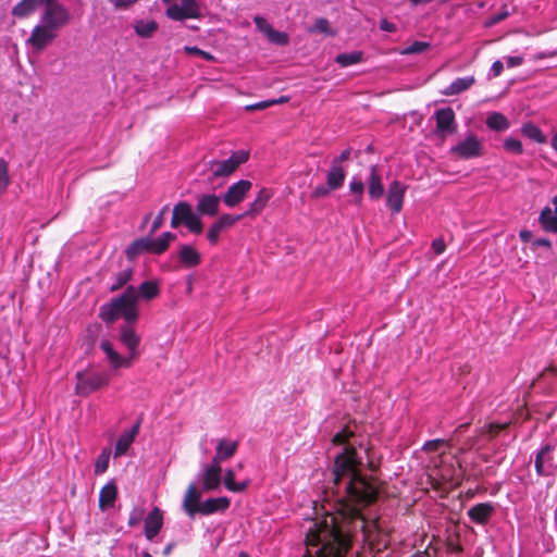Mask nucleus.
Here are the masks:
<instances>
[{
	"label": "nucleus",
	"mask_w": 557,
	"mask_h": 557,
	"mask_svg": "<svg viewBox=\"0 0 557 557\" xmlns=\"http://www.w3.org/2000/svg\"><path fill=\"white\" fill-rule=\"evenodd\" d=\"M332 444L341 447L333 467V494L337 511H326L311 520L306 534V557H345L351 543V524H362V508L377 496L376 483L361 472L364 450L347 428L337 432Z\"/></svg>",
	"instance_id": "obj_1"
},
{
	"label": "nucleus",
	"mask_w": 557,
	"mask_h": 557,
	"mask_svg": "<svg viewBox=\"0 0 557 557\" xmlns=\"http://www.w3.org/2000/svg\"><path fill=\"white\" fill-rule=\"evenodd\" d=\"M70 10L59 0H48L44 5L39 22L26 39L35 52L44 51L58 37L59 30L70 24Z\"/></svg>",
	"instance_id": "obj_2"
},
{
	"label": "nucleus",
	"mask_w": 557,
	"mask_h": 557,
	"mask_svg": "<svg viewBox=\"0 0 557 557\" xmlns=\"http://www.w3.org/2000/svg\"><path fill=\"white\" fill-rule=\"evenodd\" d=\"M120 341L127 348V356H122L116 351L113 344L108 339H103L100 343V349L103 351L106 360L113 371L121 368H131L133 361L138 357L140 337L131 323L126 322V324L120 327Z\"/></svg>",
	"instance_id": "obj_3"
},
{
	"label": "nucleus",
	"mask_w": 557,
	"mask_h": 557,
	"mask_svg": "<svg viewBox=\"0 0 557 557\" xmlns=\"http://www.w3.org/2000/svg\"><path fill=\"white\" fill-rule=\"evenodd\" d=\"M99 315L107 323H112L120 318L127 323L135 322L139 317L136 288L132 285L127 286L120 296L100 307Z\"/></svg>",
	"instance_id": "obj_4"
},
{
	"label": "nucleus",
	"mask_w": 557,
	"mask_h": 557,
	"mask_svg": "<svg viewBox=\"0 0 557 557\" xmlns=\"http://www.w3.org/2000/svg\"><path fill=\"white\" fill-rule=\"evenodd\" d=\"M110 374L106 371L88 369L76 373L75 393L78 396H88L91 393L107 386Z\"/></svg>",
	"instance_id": "obj_5"
},
{
	"label": "nucleus",
	"mask_w": 557,
	"mask_h": 557,
	"mask_svg": "<svg viewBox=\"0 0 557 557\" xmlns=\"http://www.w3.org/2000/svg\"><path fill=\"white\" fill-rule=\"evenodd\" d=\"M168 4L165 15L173 21H185L187 18H199L201 8L197 0H162Z\"/></svg>",
	"instance_id": "obj_6"
},
{
	"label": "nucleus",
	"mask_w": 557,
	"mask_h": 557,
	"mask_svg": "<svg viewBox=\"0 0 557 557\" xmlns=\"http://www.w3.org/2000/svg\"><path fill=\"white\" fill-rule=\"evenodd\" d=\"M450 152L460 159L469 160L482 157L484 147L482 141L474 134H469L453 146Z\"/></svg>",
	"instance_id": "obj_7"
},
{
	"label": "nucleus",
	"mask_w": 557,
	"mask_h": 557,
	"mask_svg": "<svg viewBox=\"0 0 557 557\" xmlns=\"http://www.w3.org/2000/svg\"><path fill=\"white\" fill-rule=\"evenodd\" d=\"M249 158V152L238 150L223 161H212L211 171L214 177H224L232 174L240 164L245 163Z\"/></svg>",
	"instance_id": "obj_8"
},
{
	"label": "nucleus",
	"mask_w": 557,
	"mask_h": 557,
	"mask_svg": "<svg viewBox=\"0 0 557 557\" xmlns=\"http://www.w3.org/2000/svg\"><path fill=\"white\" fill-rule=\"evenodd\" d=\"M554 446L549 443L543 445L535 455L534 467L539 476H548L554 473L555 467L550 453Z\"/></svg>",
	"instance_id": "obj_9"
},
{
	"label": "nucleus",
	"mask_w": 557,
	"mask_h": 557,
	"mask_svg": "<svg viewBox=\"0 0 557 557\" xmlns=\"http://www.w3.org/2000/svg\"><path fill=\"white\" fill-rule=\"evenodd\" d=\"M251 186V182L247 180H240L232 184L223 195V202L230 208L235 207L245 199Z\"/></svg>",
	"instance_id": "obj_10"
},
{
	"label": "nucleus",
	"mask_w": 557,
	"mask_h": 557,
	"mask_svg": "<svg viewBox=\"0 0 557 557\" xmlns=\"http://www.w3.org/2000/svg\"><path fill=\"white\" fill-rule=\"evenodd\" d=\"M436 134L447 135L456 131V116L450 107L442 108L435 111Z\"/></svg>",
	"instance_id": "obj_11"
},
{
	"label": "nucleus",
	"mask_w": 557,
	"mask_h": 557,
	"mask_svg": "<svg viewBox=\"0 0 557 557\" xmlns=\"http://www.w3.org/2000/svg\"><path fill=\"white\" fill-rule=\"evenodd\" d=\"M406 190V185L399 181H394L389 184L386 196V206L391 209L392 213L397 214L401 211Z\"/></svg>",
	"instance_id": "obj_12"
},
{
	"label": "nucleus",
	"mask_w": 557,
	"mask_h": 557,
	"mask_svg": "<svg viewBox=\"0 0 557 557\" xmlns=\"http://www.w3.org/2000/svg\"><path fill=\"white\" fill-rule=\"evenodd\" d=\"M221 466L211 460L210 463L202 466L200 476L205 491H215L221 484Z\"/></svg>",
	"instance_id": "obj_13"
},
{
	"label": "nucleus",
	"mask_w": 557,
	"mask_h": 557,
	"mask_svg": "<svg viewBox=\"0 0 557 557\" xmlns=\"http://www.w3.org/2000/svg\"><path fill=\"white\" fill-rule=\"evenodd\" d=\"M163 527V512L160 508L154 507L150 510L147 517L144 520V533L148 541H153V539L159 534Z\"/></svg>",
	"instance_id": "obj_14"
},
{
	"label": "nucleus",
	"mask_w": 557,
	"mask_h": 557,
	"mask_svg": "<svg viewBox=\"0 0 557 557\" xmlns=\"http://www.w3.org/2000/svg\"><path fill=\"white\" fill-rule=\"evenodd\" d=\"M140 423V420H138L129 430L124 431L120 435L114 447L115 458L124 456L128 451L129 447L132 446L136 436L139 433Z\"/></svg>",
	"instance_id": "obj_15"
},
{
	"label": "nucleus",
	"mask_w": 557,
	"mask_h": 557,
	"mask_svg": "<svg viewBox=\"0 0 557 557\" xmlns=\"http://www.w3.org/2000/svg\"><path fill=\"white\" fill-rule=\"evenodd\" d=\"M180 208L182 210L183 224L190 233L200 234L203 228L201 215L198 212H194L191 206L186 201H183V206Z\"/></svg>",
	"instance_id": "obj_16"
},
{
	"label": "nucleus",
	"mask_w": 557,
	"mask_h": 557,
	"mask_svg": "<svg viewBox=\"0 0 557 557\" xmlns=\"http://www.w3.org/2000/svg\"><path fill=\"white\" fill-rule=\"evenodd\" d=\"M221 199L214 194L199 196L196 210L200 215L215 216L220 210Z\"/></svg>",
	"instance_id": "obj_17"
},
{
	"label": "nucleus",
	"mask_w": 557,
	"mask_h": 557,
	"mask_svg": "<svg viewBox=\"0 0 557 557\" xmlns=\"http://www.w3.org/2000/svg\"><path fill=\"white\" fill-rule=\"evenodd\" d=\"M177 258L184 268H195L201 263L200 252L191 245L182 244L178 246Z\"/></svg>",
	"instance_id": "obj_18"
},
{
	"label": "nucleus",
	"mask_w": 557,
	"mask_h": 557,
	"mask_svg": "<svg viewBox=\"0 0 557 557\" xmlns=\"http://www.w3.org/2000/svg\"><path fill=\"white\" fill-rule=\"evenodd\" d=\"M238 448V442L228 440V438H220L216 442L215 446V455L212 458V461L219 463L221 466L222 461H225L233 457Z\"/></svg>",
	"instance_id": "obj_19"
},
{
	"label": "nucleus",
	"mask_w": 557,
	"mask_h": 557,
	"mask_svg": "<svg viewBox=\"0 0 557 557\" xmlns=\"http://www.w3.org/2000/svg\"><path fill=\"white\" fill-rule=\"evenodd\" d=\"M494 512V506L491 503H480L472 506L467 515L470 520L476 524H486Z\"/></svg>",
	"instance_id": "obj_20"
},
{
	"label": "nucleus",
	"mask_w": 557,
	"mask_h": 557,
	"mask_svg": "<svg viewBox=\"0 0 557 557\" xmlns=\"http://www.w3.org/2000/svg\"><path fill=\"white\" fill-rule=\"evenodd\" d=\"M231 505L230 498L221 496L216 498H209L202 502L198 507V513L209 516L218 511H225Z\"/></svg>",
	"instance_id": "obj_21"
},
{
	"label": "nucleus",
	"mask_w": 557,
	"mask_h": 557,
	"mask_svg": "<svg viewBox=\"0 0 557 557\" xmlns=\"http://www.w3.org/2000/svg\"><path fill=\"white\" fill-rule=\"evenodd\" d=\"M200 497L201 495L196 488V485L190 483L183 499V508L190 518L198 513V507L201 504Z\"/></svg>",
	"instance_id": "obj_22"
},
{
	"label": "nucleus",
	"mask_w": 557,
	"mask_h": 557,
	"mask_svg": "<svg viewBox=\"0 0 557 557\" xmlns=\"http://www.w3.org/2000/svg\"><path fill=\"white\" fill-rule=\"evenodd\" d=\"M117 487L114 481H109L99 492V508L104 511L114 506Z\"/></svg>",
	"instance_id": "obj_23"
},
{
	"label": "nucleus",
	"mask_w": 557,
	"mask_h": 557,
	"mask_svg": "<svg viewBox=\"0 0 557 557\" xmlns=\"http://www.w3.org/2000/svg\"><path fill=\"white\" fill-rule=\"evenodd\" d=\"M368 194L369 197L373 200L380 199L384 194L382 178L375 165L370 168V173L368 176Z\"/></svg>",
	"instance_id": "obj_24"
},
{
	"label": "nucleus",
	"mask_w": 557,
	"mask_h": 557,
	"mask_svg": "<svg viewBox=\"0 0 557 557\" xmlns=\"http://www.w3.org/2000/svg\"><path fill=\"white\" fill-rule=\"evenodd\" d=\"M273 196V193L263 187L259 190V193L257 194V197L255 198V200L250 203V207L249 209L243 213V215H246V216H253V215H257L259 213H261L263 211V209L267 207L269 200L272 198Z\"/></svg>",
	"instance_id": "obj_25"
},
{
	"label": "nucleus",
	"mask_w": 557,
	"mask_h": 557,
	"mask_svg": "<svg viewBox=\"0 0 557 557\" xmlns=\"http://www.w3.org/2000/svg\"><path fill=\"white\" fill-rule=\"evenodd\" d=\"M539 223L546 233H557V210H553L549 206H545L539 215Z\"/></svg>",
	"instance_id": "obj_26"
},
{
	"label": "nucleus",
	"mask_w": 557,
	"mask_h": 557,
	"mask_svg": "<svg viewBox=\"0 0 557 557\" xmlns=\"http://www.w3.org/2000/svg\"><path fill=\"white\" fill-rule=\"evenodd\" d=\"M346 178V169L344 165H336L331 163L329 171L326 172V184L333 190L341 188L344 185Z\"/></svg>",
	"instance_id": "obj_27"
},
{
	"label": "nucleus",
	"mask_w": 557,
	"mask_h": 557,
	"mask_svg": "<svg viewBox=\"0 0 557 557\" xmlns=\"http://www.w3.org/2000/svg\"><path fill=\"white\" fill-rule=\"evenodd\" d=\"M475 79L474 76L458 77L442 90L444 96H456L468 90Z\"/></svg>",
	"instance_id": "obj_28"
},
{
	"label": "nucleus",
	"mask_w": 557,
	"mask_h": 557,
	"mask_svg": "<svg viewBox=\"0 0 557 557\" xmlns=\"http://www.w3.org/2000/svg\"><path fill=\"white\" fill-rule=\"evenodd\" d=\"M144 252H151V238L143 237L134 240L125 250L128 260H135Z\"/></svg>",
	"instance_id": "obj_29"
},
{
	"label": "nucleus",
	"mask_w": 557,
	"mask_h": 557,
	"mask_svg": "<svg viewBox=\"0 0 557 557\" xmlns=\"http://www.w3.org/2000/svg\"><path fill=\"white\" fill-rule=\"evenodd\" d=\"M138 299L141 298L146 301L157 298L160 294V286L157 281H145L136 289Z\"/></svg>",
	"instance_id": "obj_30"
},
{
	"label": "nucleus",
	"mask_w": 557,
	"mask_h": 557,
	"mask_svg": "<svg viewBox=\"0 0 557 557\" xmlns=\"http://www.w3.org/2000/svg\"><path fill=\"white\" fill-rule=\"evenodd\" d=\"M224 486L234 493L244 492L250 484L249 479H245L244 481L236 482L235 481V470L230 468L225 471L223 479Z\"/></svg>",
	"instance_id": "obj_31"
},
{
	"label": "nucleus",
	"mask_w": 557,
	"mask_h": 557,
	"mask_svg": "<svg viewBox=\"0 0 557 557\" xmlns=\"http://www.w3.org/2000/svg\"><path fill=\"white\" fill-rule=\"evenodd\" d=\"M521 133L524 137L529 138L530 140H533L537 144H546L547 143V136L533 122L523 123L521 126Z\"/></svg>",
	"instance_id": "obj_32"
},
{
	"label": "nucleus",
	"mask_w": 557,
	"mask_h": 557,
	"mask_svg": "<svg viewBox=\"0 0 557 557\" xmlns=\"http://www.w3.org/2000/svg\"><path fill=\"white\" fill-rule=\"evenodd\" d=\"M175 238L176 235L171 232H164L159 237L154 239L151 238V252L161 255L169 248L170 243L175 240Z\"/></svg>",
	"instance_id": "obj_33"
},
{
	"label": "nucleus",
	"mask_w": 557,
	"mask_h": 557,
	"mask_svg": "<svg viewBox=\"0 0 557 557\" xmlns=\"http://www.w3.org/2000/svg\"><path fill=\"white\" fill-rule=\"evenodd\" d=\"M135 33L141 38H150L158 29V23L153 20H138L134 24Z\"/></svg>",
	"instance_id": "obj_34"
},
{
	"label": "nucleus",
	"mask_w": 557,
	"mask_h": 557,
	"mask_svg": "<svg viewBox=\"0 0 557 557\" xmlns=\"http://www.w3.org/2000/svg\"><path fill=\"white\" fill-rule=\"evenodd\" d=\"M485 123L490 129L496 131V132H504V131L508 129L510 126L508 119L499 112L491 113L487 116Z\"/></svg>",
	"instance_id": "obj_35"
},
{
	"label": "nucleus",
	"mask_w": 557,
	"mask_h": 557,
	"mask_svg": "<svg viewBox=\"0 0 557 557\" xmlns=\"http://www.w3.org/2000/svg\"><path fill=\"white\" fill-rule=\"evenodd\" d=\"M363 53L361 51H352L346 53H339L335 58V62L342 67H347L361 62Z\"/></svg>",
	"instance_id": "obj_36"
},
{
	"label": "nucleus",
	"mask_w": 557,
	"mask_h": 557,
	"mask_svg": "<svg viewBox=\"0 0 557 557\" xmlns=\"http://www.w3.org/2000/svg\"><path fill=\"white\" fill-rule=\"evenodd\" d=\"M349 190L355 195V205L360 207L362 203L364 184L359 175H354L349 182Z\"/></svg>",
	"instance_id": "obj_37"
},
{
	"label": "nucleus",
	"mask_w": 557,
	"mask_h": 557,
	"mask_svg": "<svg viewBox=\"0 0 557 557\" xmlns=\"http://www.w3.org/2000/svg\"><path fill=\"white\" fill-rule=\"evenodd\" d=\"M111 453V448L109 447H106L101 450L100 455L98 456L95 462V474L100 475L108 470Z\"/></svg>",
	"instance_id": "obj_38"
},
{
	"label": "nucleus",
	"mask_w": 557,
	"mask_h": 557,
	"mask_svg": "<svg viewBox=\"0 0 557 557\" xmlns=\"http://www.w3.org/2000/svg\"><path fill=\"white\" fill-rule=\"evenodd\" d=\"M133 276V270L132 269H125L123 271H120L112 285L110 286L111 292H116L121 289L124 285H126Z\"/></svg>",
	"instance_id": "obj_39"
},
{
	"label": "nucleus",
	"mask_w": 557,
	"mask_h": 557,
	"mask_svg": "<svg viewBox=\"0 0 557 557\" xmlns=\"http://www.w3.org/2000/svg\"><path fill=\"white\" fill-rule=\"evenodd\" d=\"M245 215H232L228 213H224L220 215L214 222L222 228V231L232 227L237 221H239Z\"/></svg>",
	"instance_id": "obj_40"
},
{
	"label": "nucleus",
	"mask_w": 557,
	"mask_h": 557,
	"mask_svg": "<svg viewBox=\"0 0 557 557\" xmlns=\"http://www.w3.org/2000/svg\"><path fill=\"white\" fill-rule=\"evenodd\" d=\"M267 38L270 42L278 46H286L289 42V36L287 33L276 30L274 28H272Z\"/></svg>",
	"instance_id": "obj_41"
},
{
	"label": "nucleus",
	"mask_w": 557,
	"mask_h": 557,
	"mask_svg": "<svg viewBox=\"0 0 557 557\" xmlns=\"http://www.w3.org/2000/svg\"><path fill=\"white\" fill-rule=\"evenodd\" d=\"M10 184L8 162L0 158V194L4 193Z\"/></svg>",
	"instance_id": "obj_42"
},
{
	"label": "nucleus",
	"mask_w": 557,
	"mask_h": 557,
	"mask_svg": "<svg viewBox=\"0 0 557 557\" xmlns=\"http://www.w3.org/2000/svg\"><path fill=\"white\" fill-rule=\"evenodd\" d=\"M430 48V44L425 41H414L408 47L400 50V54L408 55V54H416L424 52Z\"/></svg>",
	"instance_id": "obj_43"
},
{
	"label": "nucleus",
	"mask_w": 557,
	"mask_h": 557,
	"mask_svg": "<svg viewBox=\"0 0 557 557\" xmlns=\"http://www.w3.org/2000/svg\"><path fill=\"white\" fill-rule=\"evenodd\" d=\"M504 148L513 154H522L523 153V147L522 143L519 139L508 137L504 140Z\"/></svg>",
	"instance_id": "obj_44"
},
{
	"label": "nucleus",
	"mask_w": 557,
	"mask_h": 557,
	"mask_svg": "<svg viewBox=\"0 0 557 557\" xmlns=\"http://www.w3.org/2000/svg\"><path fill=\"white\" fill-rule=\"evenodd\" d=\"M145 516V508L143 506L134 507L128 517V525L135 527L141 522Z\"/></svg>",
	"instance_id": "obj_45"
},
{
	"label": "nucleus",
	"mask_w": 557,
	"mask_h": 557,
	"mask_svg": "<svg viewBox=\"0 0 557 557\" xmlns=\"http://www.w3.org/2000/svg\"><path fill=\"white\" fill-rule=\"evenodd\" d=\"M309 32L313 33H322L326 35H332L330 23L324 17H319L315 20L314 25L309 29Z\"/></svg>",
	"instance_id": "obj_46"
},
{
	"label": "nucleus",
	"mask_w": 557,
	"mask_h": 557,
	"mask_svg": "<svg viewBox=\"0 0 557 557\" xmlns=\"http://www.w3.org/2000/svg\"><path fill=\"white\" fill-rule=\"evenodd\" d=\"M222 232H223L222 228L215 222H213L211 224V226L209 227V230L207 232V239L211 246H214L218 244Z\"/></svg>",
	"instance_id": "obj_47"
},
{
	"label": "nucleus",
	"mask_w": 557,
	"mask_h": 557,
	"mask_svg": "<svg viewBox=\"0 0 557 557\" xmlns=\"http://www.w3.org/2000/svg\"><path fill=\"white\" fill-rule=\"evenodd\" d=\"M169 210V206H164L160 212L158 213V215L154 218L152 224H151V230H150V233L153 234L156 233L162 225H163V222H164V215L165 213L168 212Z\"/></svg>",
	"instance_id": "obj_48"
},
{
	"label": "nucleus",
	"mask_w": 557,
	"mask_h": 557,
	"mask_svg": "<svg viewBox=\"0 0 557 557\" xmlns=\"http://www.w3.org/2000/svg\"><path fill=\"white\" fill-rule=\"evenodd\" d=\"M253 23L256 27L263 33L265 36L269 35V33L272 30V25L268 23V21L262 16H255Z\"/></svg>",
	"instance_id": "obj_49"
},
{
	"label": "nucleus",
	"mask_w": 557,
	"mask_h": 557,
	"mask_svg": "<svg viewBox=\"0 0 557 557\" xmlns=\"http://www.w3.org/2000/svg\"><path fill=\"white\" fill-rule=\"evenodd\" d=\"M510 15V12L509 10L507 9L506 5H504L499 12H497L496 14H494L493 16H491L487 25L492 26V25H495V24H498L499 22L504 21L505 18H507L508 16Z\"/></svg>",
	"instance_id": "obj_50"
},
{
	"label": "nucleus",
	"mask_w": 557,
	"mask_h": 557,
	"mask_svg": "<svg viewBox=\"0 0 557 557\" xmlns=\"http://www.w3.org/2000/svg\"><path fill=\"white\" fill-rule=\"evenodd\" d=\"M182 206H183V201H180L173 208V214H172V219H171V226L174 227V228L177 227L181 223H183L182 210L180 208Z\"/></svg>",
	"instance_id": "obj_51"
},
{
	"label": "nucleus",
	"mask_w": 557,
	"mask_h": 557,
	"mask_svg": "<svg viewBox=\"0 0 557 557\" xmlns=\"http://www.w3.org/2000/svg\"><path fill=\"white\" fill-rule=\"evenodd\" d=\"M446 442L441 438L431 440L424 443L423 450L425 451H437Z\"/></svg>",
	"instance_id": "obj_52"
},
{
	"label": "nucleus",
	"mask_w": 557,
	"mask_h": 557,
	"mask_svg": "<svg viewBox=\"0 0 557 557\" xmlns=\"http://www.w3.org/2000/svg\"><path fill=\"white\" fill-rule=\"evenodd\" d=\"M185 51L188 53V54H197L201 58H203L205 60L207 61H213L214 60V57L207 52V51H203L197 47H185Z\"/></svg>",
	"instance_id": "obj_53"
},
{
	"label": "nucleus",
	"mask_w": 557,
	"mask_h": 557,
	"mask_svg": "<svg viewBox=\"0 0 557 557\" xmlns=\"http://www.w3.org/2000/svg\"><path fill=\"white\" fill-rule=\"evenodd\" d=\"M351 151L352 149L351 148H346L344 149L339 156L333 158L332 162L333 164H336V165H343V163L345 161H347L349 158H350V154H351Z\"/></svg>",
	"instance_id": "obj_54"
},
{
	"label": "nucleus",
	"mask_w": 557,
	"mask_h": 557,
	"mask_svg": "<svg viewBox=\"0 0 557 557\" xmlns=\"http://www.w3.org/2000/svg\"><path fill=\"white\" fill-rule=\"evenodd\" d=\"M507 67L520 66L523 63V57L521 55H509L505 58Z\"/></svg>",
	"instance_id": "obj_55"
},
{
	"label": "nucleus",
	"mask_w": 557,
	"mask_h": 557,
	"mask_svg": "<svg viewBox=\"0 0 557 557\" xmlns=\"http://www.w3.org/2000/svg\"><path fill=\"white\" fill-rule=\"evenodd\" d=\"M269 107H271V102H269V100H263V101H259V102L246 106L245 110L246 111H258V110H264Z\"/></svg>",
	"instance_id": "obj_56"
},
{
	"label": "nucleus",
	"mask_w": 557,
	"mask_h": 557,
	"mask_svg": "<svg viewBox=\"0 0 557 557\" xmlns=\"http://www.w3.org/2000/svg\"><path fill=\"white\" fill-rule=\"evenodd\" d=\"M331 190H333V189L330 188L329 185H326V186L319 185L313 189L312 196L315 198L325 197L330 194Z\"/></svg>",
	"instance_id": "obj_57"
},
{
	"label": "nucleus",
	"mask_w": 557,
	"mask_h": 557,
	"mask_svg": "<svg viewBox=\"0 0 557 557\" xmlns=\"http://www.w3.org/2000/svg\"><path fill=\"white\" fill-rule=\"evenodd\" d=\"M446 245L443 238H436L432 242V249L434 253L442 255L445 251Z\"/></svg>",
	"instance_id": "obj_58"
},
{
	"label": "nucleus",
	"mask_w": 557,
	"mask_h": 557,
	"mask_svg": "<svg viewBox=\"0 0 557 557\" xmlns=\"http://www.w3.org/2000/svg\"><path fill=\"white\" fill-rule=\"evenodd\" d=\"M380 29L387 33H394L396 32L397 27L393 22H389L386 18H382L380 21Z\"/></svg>",
	"instance_id": "obj_59"
},
{
	"label": "nucleus",
	"mask_w": 557,
	"mask_h": 557,
	"mask_svg": "<svg viewBox=\"0 0 557 557\" xmlns=\"http://www.w3.org/2000/svg\"><path fill=\"white\" fill-rule=\"evenodd\" d=\"M137 1L138 0H112V3L116 9H127Z\"/></svg>",
	"instance_id": "obj_60"
},
{
	"label": "nucleus",
	"mask_w": 557,
	"mask_h": 557,
	"mask_svg": "<svg viewBox=\"0 0 557 557\" xmlns=\"http://www.w3.org/2000/svg\"><path fill=\"white\" fill-rule=\"evenodd\" d=\"M504 70V63L499 60L495 61L491 66V73L494 77H497L502 74Z\"/></svg>",
	"instance_id": "obj_61"
},
{
	"label": "nucleus",
	"mask_w": 557,
	"mask_h": 557,
	"mask_svg": "<svg viewBox=\"0 0 557 557\" xmlns=\"http://www.w3.org/2000/svg\"><path fill=\"white\" fill-rule=\"evenodd\" d=\"M506 426H507L506 423H504V424L491 423V424H488L487 429H488V433L491 434V436H495L502 430H504Z\"/></svg>",
	"instance_id": "obj_62"
},
{
	"label": "nucleus",
	"mask_w": 557,
	"mask_h": 557,
	"mask_svg": "<svg viewBox=\"0 0 557 557\" xmlns=\"http://www.w3.org/2000/svg\"><path fill=\"white\" fill-rule=\"evenodd\" d=\"M533 246L534 247H545V248L549 249L552 247V242L548 238L541 237V238H536L533 242Z\"/></svg>",
	"instance_id": "obj_63"
},
{
	"label": "nucleus",
	"mask_w": 557,
	"mask_h": 557,
	"mask_svg": "<svg viewBox=\"0 0 557 557\" xmlns=\"http://www.w3.org/2000/svg\"><path fill=\"white\" fill-rule=\"evenodd\" d=\"M532 236V233L528 230H523L519 233V237L522 242H528Z\"/></svg>",
	"instance_id": "obj_64"
}]
</instances>
